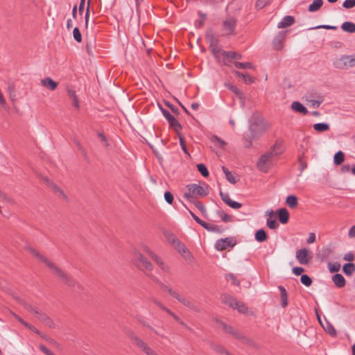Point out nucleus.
Listing matches in <instances>:
<instances>
[{"label":"nucleus","instance_id":"58","mask_svg":"<svg viewBox=\"0 0 355 355\" xmlns=\"http://www.w3.org/2000/svg\"><path fill=\"white\" fill-rule=\"evenodd\" d=\"M166 237H167V239L168 241V242L171 244H173V245H175L177 242H178L180 240L178 239V238L172 233H167L166 234Z\"/></svg>","mask_w":355,"mask_h":355},{"label":"nucleus","instance_id":"62","mask_svg":"<svg viewBox=\"0 0 355 355\" xmlns=\"http://www.w3.org/2000/svg\"><path fill=\"white\" fill-rule=\"evenodd\" d=\"M192 202L194 203L195 206L198 208V209L200 210L203 215H205L206 212V209L204 205L200 201L193 200Z\"/></svg>","mask_w":355,"mask_h":355},{"label":"nucleus","instance_id":"9","mask_svg":"<svg viewBox=\"0 0 355 355\" xmlns=\"http://www.w3.org/2000/svg\"><path fill=\"white\" fill-rule=\"evenodd\" d=\"M135 259H137L139 263H137V267L140 270H147L148 271H151L153 269V264L140 252H136L135 254Z\"/></svg>","mask_w":355,"mask_h":355},{"label":"nucleus","instance_id":"3","mask_svg":"<svg viewBox=\"0 0 355 355\" xmlns=\"http://www.w3.org/2000/svg\"><path fill=\"white\" fill-rule=\"evenodd\" d=\"M49 268L54 272L55 275H56L60 280L66 284L67 286L75 288H77L78 291H82L83 290V286L77 282L73 277H71L69 274L62 270L61 268H60L58 266H57L55 263L53 262Z\"/></svg>","mask_w":355,"mask_h":355},{"label":"nucleus","instance_id":"30","mask_svg":"<svg viewBox=\"0 0 355 355\" xmlns=\"http://www.w3.org/2000/svg\"><path fill=\"white\" fill-rule=\"evenodd\" d=\"M254 238L257 241L262 243L266 241L268 235L263 229H259L255 232Z\"/></svg>","mask_w":355,"mask_h":355},{"label":"nucleus","instance_id":"55","mask_svg":"<svg viewBox=\"0 0 355 355\" xmlns=\"http://www.w3.org/2000/svg\"><path fill=\"white\" fill-rule=\"evenodd\" d=\"M73 39L77 42H82V34L78 27H75L73 30Z\"/></svg>","mask_w":355,"mask_h":355},{"label":"nucleus","instance_id":"16","mask_svg":"<svg viewBox=\"0 0 355 355\" xmlns=\"http://www.w3.org/2000/svg\"><path fill=\"white\" fill-rule=\"evenodd\" d=\"M235 245L230 238H225L218 240L215 243V248L217 250H224L227 247H232Z\"/></svg>","mask_w":355,"mask_h":355},{"label":"nucleus","instance_id":"10","mask_svg":"<svg viewBox=\"0 0 355 355\" xmlns=\"http://www.w3.org/2000/svg\"><path fill=\"white\" fill-rule=\"evenodd\" d=\"M288 31H282L275 36L272 41L273 48L277 51H281L284 48V42L286 37Z\"/></svg>","mask_w":355,"mask_h":355},{"label":"nucleus","instance_id":"45","mask_svg":"<svg viewBox=\"0 0 355 355\" xmlns=\"http://www.w3.org/2000/svg\"><path fill=\"white\" fill-rule=\"evenodd\" d=\"M196 167H197V169L199 171V173L203 177L207 178L209 176V171H208L207 166L204 164H202V163L198 164Z\"/></svg>","mask_w":355,"mask_h":355},{"label":"nucleus","instance_id":"31","mask_svg":"<svg viewBox=\"0 0 355 355\" xmlns=\"http://www.w3.org/2000/svg\"><path fill=\"white\" fill-rule=\"evenodd\" d=\"M341 29L347 33H355V24L351 21H345L341 25Z\"/></svg>","mask_w":355,"mask_h":355},{"label":"nucleus","instance_id":"48","mask_svg":"<svg viewBox=\"0 0 355 355\" xmlns=\"http://www.w3.org/2000/svg\"><path fill=\"white\" fill-rule=\"evenodd\" d=\"M234 66L238 69H252L253 65L252 62H234Z\"/></svg>","mask_w":355,"mask_h":355},{"label":"nucleus","instance_id":"6","mask_svg":"<svg viewBox=\"0 0 355 355\" xmlns=\"http://www.w3.org/2000/svg\"><path fill=\"white\" fill-rule=\"evenodd\" d=\"M236 24L237 21L233 17H229L223 20L222 23L223 36L230 37L232 35H235Z\"/></svg>","mask_w":355,"mask_h":355},{"label":"nucleus","instance_id":"36","mask_svg":"<svg viewBox=\"0 0 355 355\" xmlns=\"http://www.w3.org/2000/svg\"><path fill=\"white\" fill-rule=\"evenodd\" d=\"M201 226L209 232H221L220 227L218 225H215V224H211V223H206L204 221V223L202 224Z\"/></svg>","mask_w":355,"mask_h":355},{"label":"nucleus","instance_id":"28","mask_svg":"<svg viewBox=\"0 0 355 355\" xmlns=\"http://www.w3.org/2000/svg\"><path fill=\"white\" fill-rule=\"evenodd\" d=\"M343 272L346 276H351L355 272V264L353 263H346L343 266Z\"/></svg>","mask_w":355,"mask_h":355},{"label":"nucleus","instance_id":"54","mask_svg":"<svg viewBox=\"0 0 355 355\" xmlns=\"http://www.w3.org/2000/svg\"><path fill=\"white\" fill-rule=\"evenodd\" d=\"M333 253V250L331 248H325L322 249V254L320 255V259L322 260H324L327 259L331 254Z\"/></svg>","mask_w":355,"mask_h":355},{"label":"nucleus","instance_id":"24","mask_svg":"<svg viewBox=\"0 0 355 355\" xmlns=\"http://www.w3.org/2000/svg\"><path fill=\"white\" fill-rule=\"evenodd\" d=\"M332 282L338 288H343L346 285V279L340 273H336L332 276Z\"/></svg>","mask_w":355,"mask_h":355},{"label":"nucleus","instance_id":"46","mask_svg":"<svg viewBox=\"0 0 355 355\" xmlns=\"http://www.w3.org/2000/svg\"><path fill=\"white\" fill-rule=\"evenodd\" d=\"M327 267L331 273L338 272L340 269V264L338 262H329Z\"/></svg>","mask_w":355,"mask_h":355},{"label":"nucleus","instance_id":"32","mask_svg":"<svg viewBox=\"0 0 355 355\" xmlns=\"http://www.w3.org/2000/svg\"><path fill=\"white\" fill-rule=\"evenodd\" d=\"M323 4V0H313V1L309 6L308 10L311 12L318 11Z\"/></svg>","mask_w":355,"mask_h":355},{"label":"nucleus","instance_id":"15","mask_svg":"<svg viewBox=\"0 0 355 355\" xmlns=\"http://www.w3.org/2000/svg\"><path fill=\"white\" fill-rule=\"evenodd\" d=\"M205 36L206 40L209 43V47L214 46L219 44L218 35H216L212 29H207Z\"/></svg>","mask_w":355,"mask_h":355},{"label":"nucleus","instance_id":"41","mask_svg":"<svg viewBox=\"0 0 355 355\" xmlns=\"http://www.w3.org/2000/svg\"><path fill=\"white\" fill-rule=\"evenodd\" d=\"M154 261L159 266V267L164 272H170V267L168 265H166L159 256L157 257V258L154 260Z\"/></svg>","mask_w":355,"mask_h":355},{"label":"nucleus","instance_id":"22","mask_svg":"<svg viewBox=\"0 0 355 355\" xmlns=\"http://www.w3.org/2000/svg\"><path fill=\"white\" fill-rule=\"evenodd\" d=\"M41 84L51 91L55 90L58 87V83L49 77L42 79Z\"/></svg>","mask_w":355,"mask_h":355},{"label":"nucleus","instance_id":"23","mask_svg":"<svg viewBox=\"0 0 355 355\" xmlns=\"http://www.w3.org/2000/svg\"><path fill=\"white\" fill-rule=\"evenodd\" d=\"M295 23V18L291 15H286L277 24L279 28H284L291 26Z\"/></svg>","mask_w":355,"mask_h":355},{"label":"nucleus","instance_id":"39","mask_svg":"<svg viewBox=\"0 0 355 355\" xmlns=\"http://www.w3.org/2000/svg\"><path fill=\"white\" fill-rule=\"evenodd\" d=\"M222 171H223V173L225 174V177H226V179L227 180L232 183V184H235L236 182V180L235 178V177L233 175V174L228 170V168L225 166H222Z\"/></svg>","mask_w":355,"mask_h":355},{"label":"nucleus","instance_id":"63","mask_svg":"<svg viewBox=\"0 0 355 355\" xmlns=\"http://www.w3.org/2000/svg\"><path fill=\"white\" fill-rule=\"evenodd\" d=\"M124 333L127 335V336L132 340L135 341V338H138L139 336H136L132 330H130L127 328L123 329Z\"/></svg>","mask_w":355,"mask_h":355},{"label":"nucleus","instance_id":"19","mask_svg":"<svg viewBox=\"0 0 355 355\" xmlns=\"http://www.w3.org/2000/svg\"><path fill=\"white\" fill-rule=\"evenodd\" d=\"M221 301L226 305L234 309L236 306L237 300L229 294H223L220 297Z\"/></svg>","mask_w":355,"mask_h":355},{"label":"nucleus","instance_id":"21","mask_svg":"<svg viewBox=\"0 0 355 355\" xmlns=\"http://www.w3.org/2000/svg\"><path fill=\"white\" fill-rule=\"evenodd\" d=\"M317 317H318L319 322L322 326L324 330L327 334H329L330 336H331L333 337L336 336V331L335 328L334 327V326L329 322H328V321H326V324H323L322 323L321 320H320V315H318V313H317Z\"/></svg>","mask_w":355,"mask_h":355},{"label":"nucleus","instance_id":"35","mask_svg":"<svg viewBox=\"0 0 355 355\" xmlns=\"http://www.w3.org/2000/svg\"><path fill=\"white\" fill-rule=\"evenodd\" d=\"M234 74L237 77H241L243 78L244 83L246 84H251V83H254V79L252 76H250L249 74H245L239 71H235Z\"/></svg>","mask_w":355,"mask_h":355},{"label":"nucleus","instance_id":"34","mask_svg":"<svg viewBox=\"0 0 355 355\" xmlns=\"http://www.w3.org/2000/svg\"><path fill=\"white\" fill-rule=\"evenodd\" d=\"M286 203L290 208H295L298 203V199L295 195H289L286 197Z\"/></svg>","mask_w":355,"mask_h":355},{"label":"nucleus","instance_id":"33","mask_svg":"<svg viewBox=\"0 0 355 355\" xmlns=\"http://www.w3.org/2000/svg\"><path fill=\"white\" fill-rule=\"evenodd\" d=\"M225 85L227 88H228L231 92H232L234 94H236L239 98H244L243 93L235 85H232L231 83H225Z\"/></svg>","mask_w":355,"mask_h":355},{"label":"nucleus","instance_id":"47","mask_svg":"<svg viewBox=\"0 0 355 355\" xmlns=\"http://www.w3.org/2000/svg\"><path fill=\"white\" fill-rule=\"evenodd\" d=\"M234 309H236L241 313H247L248 308L242 302L237 301L236 306H234Z\"/></svg>","mask_w":355,"mask_h":355},{"label":"nucleus","instance_id":"50","mask_svg":"<svg viewBox=\"0 0 355 355\" xmlns=\"http://www.w3.org/2000/svg\"><path fill=\"white\" fill-rule=\"evenodd\" d=\"M217 214L221 218V220L225 223H228L232 220V216L230 215L225 213L223 210H218Z\"/></svg>","mask_w":355,"mask_h":355},{"label":"nucleus","instance_id":"26","mask_svg":"<svg viewBox=\"0 0 355 355\" xmlns=\"http://www.w3.org/2000/svg\"><path fill=\"white\" fill-rule=\"evenodd\" d=\"M291 108L295 112L301 113L304 115L306 114L309 112L306 107L299 101H294L291 104Z\"/></svg>","mask_w":355,"mask_h":355},{"label":"nucleus","instance_id":"57","mask_svg":"<svg viewBox=\"0 0 355 355\" xmlns=\"http://www.w3.org/2000/svg\"><path fill=\"white\" fill-rule=\"evenodd\" d=\"M327 29V30H337L338 27L336 26L331 25H318L315 27L309 28V30H314V29Z\"/></svg>","mask_w":355,"mask_h":355},{"label":"nucleus","instance_id":"25","mask_svg":"<svg viewBox=\"0 0 355 355\" xmlns=\"http://www.w3.org/2000/svg\"><path fill=\"white\" fill-rule=\"evenodd\" d=\"M284 150L283 141L277 139L275 144L270 148V152H273L274 156L281 155Z\"/></svg>","mask_w":355,"mask_h":355},{"label":"nucleus","instance_id":"59","mask_svg":"<svg viewBox=\"0 0 355 355\" xmlns=\"http://www.w3.org/2000/svg\"><path fill=\"white\" fill-rule=\"evenodd\" d=\"M270 1L271 0H257L255 5L256 8L257 9H262L268 3H270Z\"/></svg>","mask_w":355,"mask_h":355},{"label":"nucleus","instance_id":"37","mask_svg":"<svg viewBox=\"0 0 355 355\" xmlns=\"http://www.w3.org/2000/svg\"><path fill=\"white\" fill-rule=\"evenodd\" d=\"M341 60H343V64L347 67L355 66V55L343 57Z\"/></svg>","mask_w":355,"mask_h":355},{"label":"nucleus","instance_id":"43","mask_svg":"<svg viewBox=\"0 0 355 355\" xmlns=\"http://www.w3.org/2000/svg\"><path fill=\"white\" fill-rule=\"evenodd\" d=\"M135 344L139 347L144 352L149 347L148 344L145 343L142 339L139 337L135 338Z\"/></svg>","mask_w":355,"mask_h":355},{"label":"nucleus","instance_id":"61","mask_svg":"<svg viewBox=\"0 0 355 355\" xmlns=\"http://www.w3.org/2000/svg\"><path fill=\"white\" fill-rule=\"evenodd\" d=\"M164 199L167 203L172 205L174 197L171 192L167 191L164 193Z\"/></svg>","mask_w":355,"mask_h":355},{"label":"nucleus","instance_id":"49","mask_svg":"<svg viewBox=\"0 0 355 355\" xmlns=\"http://www.w3.org/2000/svg\"><path fill=\"white\" fill-rule=\"evenodd\" d=\"M266 225L271 230H275L279 227V223L275 219H273L271 217H268L266 220Z\"/></svg>","mask_w":355,"mask_h":355},{"label":"nucleus","instance_id":"18","mask_svg":"<svg viewBox=\"0 0 355 355\" xmlns=\"http://www.w3.org/2000/svg\"><path fill=\"white\" fill-rule=\"evenodd\" d=\"M279 220L282 224H286L289 220V212L286 208H280L276 211Z\"/></svg>","mask_w":355,"mask_h":355},{"label":"nucleus","instance_id":"13","mask_svg":"<svg viewBox=\"0 0 355 355\" xmlns=\"http://www.w3.org/2000/svg\"><path fill=\"white\" fill-rule=\"evenodd\" d=\"M174 248L185 260L191 261L193 259V256L191 255V252L185 246V245L180 241L177 242V243L174 245Z\"/></svg>","mask_w":355,"mask_h":355},{"label":"nucleus","instance_id":"60","mask_svg":"<svg viewBox=\"0 0 355 355\" xmlns=\"http://www.w3.org/2000/svg\"><path fill=\"white\" fill-rule=\"evenodd\" d=\"M298 162L300 164V173L299 174V175H301L302 173L307 168V164L306 162H304L302 159V157H298Z\"/></svg>","mask_w":355,"mask_h":355},{"label":"nucleus","instance_id":"2","mask_svg":"<svg viewBox=\"0 0 355 355\" xmlns=\"http://www.w3.org/2000/svg\"><path fill=\"white\" fill-rule=\"evenodd\" d=\"M16 300L28 312L35 315L40 321L44 323L46 326H48L50 328H55V323L51 320V318L47 315L46 313L41 311H39L37 307L28 304L27 302L24 301L20 297H16Z\"/></svg>","mask_w":355,"mask_h":355},{"label":"nucleus","instance_id":"42","mask_svg":"<svg viewBox=\"0 0 355 355\" xmlns=\"http://www.w3.org/2000/svg\"><path fill=\"white\" fill-rule=\"evenodd\" d=\"M49 187L52 189L54 193H59L60 196L62 197L64 200H68V198L67 195L64 193V191L61 188H60L56 184L53 182Z\"/></svg>","mask_w":355,"mask_h":355},{"label":"nucleus","instance_id":"17","mask_svg":"<svg viewBox=\"0 0 355 355\" xmlns=\"http://www.w3.org/2000/svg\"><path fill=\"white\" fill-rule=\"evenodd\" d=\"M223 56L227 60L224 62V64L228 66V62H232V60H241L242 55L234 51H223Z\"/></svg>","mask_w":355,"mask_h":355},{"label":"nucleus","instance_id":"12","mask_svg":"<svg viewBox=\"0 0 355 355\" xmlns=\"http://www.w3.org/2000/svg\"><path fill=\"white\" fill-rule=\"evenodd\" d=\"M168 293L174 298L178 300L180 303L187 306L188 308L193 310L196 309V306L192 302L186 299L184 297L180 296L177 292L173 291L172 288H168Z\"/></svg>","mask_w":355,"mask_h":355},{"label":"nucleus","instance_id":"4","mask_svg":"<svg viewBox=\"0 0 355 355\" xmlns=\"http://www.w3.org/2000/svg\"><path fill=\"white\" fill-rule=\"evenodd\" d=\"M187 191L184 193L183 197L188 201L191 202L197 196L201 197L207 196L209 192V187L205 182L202 183V185L190 184L187 186Z\"/></svg>","mask_w":355,"mask_h":355},{"label":"nucleus","instance_id":"56","mask_svg":"<svg viewBox=\"0 0 355 355\" xmlns=\"http://www.w3.org/2000/svg\"><path fill=\"white\" fill-rule=\"evenodd\" d=\"M226 279H230L232 281V284L234 286H239L240 281L236 278V277L232 274L229 273L225 275Z\"/></svg>","mask_w":355,"mask_h":355},{"label":"nucleus","instance_id":"29","mask_svg":"<svg viewBox=\"0 0 355 355\" xmlns=\"http://www.w3.org/2000/svg\"><path fill=\"white\" fill-rule=\"evenodd\" d=\"M313 128L314 130L318 132H326L330 129L329 124L327 123H315V124H313Z\"/></svg>","mask_w":355,"mask_h":355},{"label":"nucleus","instance_id":"20","mask_svg":"<svg viewBox=\"0 0 355 355\" xmlns=\"http://www.w3.org/2000/svg\"><path fill=\"white\" fill-rule=\"evenodd\" d=\"M210 347H211V348L215 352H216L218 354H221V355H233L227 349H226L224 346H223L220 344L212 342V343H210Z\"/></svg>","mask_w":355,"mask_h":355},{"label":"nucleus","instance_id":"1","mask_svg":"<svg viewBox=\"0 0 355 355\" xmlns=\"http://www.w3.org/2000/svg\"><path fill=\"white\" fill-rule=\"evenodd\" d=\"M250 135L245 139L248 142V148L250 147L252 140L258 139L268 130L269 124L258 114H253L248 120Z\"/></svg>","mask_w":355,"mask_h":355},{"label":"nucleus","instance_id":"51","mask_svg":"<svg viewBox=\"0 0 355 355\" xmlns=\"http://www.w3.org/2000/svg\"><path fill=\"white\" fill-rule=\"evenodd\" d=\"M300 282L302 284L307 287L310 286L313 282L312 279L308 275L306 274H303L301 275Z\"/></svg>","mask_w":355,"mask_h":355},{"label":"nucleus","instance_id":"5","mask_svg":"<svg viewBox=\"0 0 355 355\" xmlns=\"http://www.w3.org/2000/svg\"><path fill=\"white\" fill-rule=\"evenodd\" d=\"M221 326L226 333L231 334L234 338L245 344H252V340L251 339L246 337L240 331L235 329L233 327L228 325L225 322H221Z\"/></svg>","mask_w":355,"mask_h":355},{"label":"nucleus","instance_id":"11","mask_svg":"<svg viewBox=\"0 0 355 355\" xmlns=\"http://www.w3.org/2000/svg\"><path fill=\"white\" fill-rule=\"evenodd\" d=\"M296 259L300 264L306 265L311 261V256L306 248H302L296 251Z\"/></svg>","mask_w":355,"mask_h":355},{"label":"nucleus","instance_id":"14","mask_svg":"<svg viewBox=\"0 0 355 355\" xmlns=\"http://www.w3.org/2000/svg\"><path fill=\"white\" fill-rule=\"evenodd\" d=\"M25 250L31 254L33 256L36 257L38 260L42 261L44 264H46L48 267L51 264V261H49L46 257L41 254L37 250L32 248L31 246H26Z\"/></svg>","mask_w":355,"mask_h":355},{"label":"nucleus","instance_id":"64","mask_svg":"<svg viewBox=\"0 0 355 355\" xmlns=\"http://www.w3.org/2000/svg\"><path fill=\"white\" fill-rule=\"evenodd\" d=\"M343 6L346 9H350L355 6V0H345Z\"/></svg>","mask_w":355,"mask_h":355},{"label":"nucleus","instance_id":"38","mask_svg":"<svg viewBox=\"0 0 355 355\" xmlns=\"http://www.w3.org/2000/svg\"><path fill=\"white\" fill-rule=\"evenodd\" d=\"M345 160V154L343 151L339 150L335 153L334 157V163L335 165L341 164Z\"/></svg>","mask_w":355,"mask_h":355},{"label":"nucleus","instance_id":"7","mask_svg":"<svg viewBox=\"0 0 355 355\" xmlns=\"http://www.w3.org/2000/svg\"><path fill=\"white\" fill-rule=\"evenodd\" d=\"M159 107L162 114L168 122L169 126L171 128H173L176 132H178L180 130L182 129V126L180 122L168 110L163 108L160 105H159Z\"/></svg>","mask_w":355,"mask_h":355},{"label":"nucleus","instance_id":"40","mask_svg":"<svg viewBox=\"0 0 355 355\" xmlns=\"http://www.w3.org/2000/svg\"><path fill=\"white\" fill-rule=\"evenodd\" d=\"M139 322L141 324H142V325L144 327H147L149 330L153 331L156 335H157V336H160L162 338H165V336L163 334H162L159 330L155 329L153 327L150 325L149 323L147 322L146 320H139Z\"/></svg>","mask_w":355,"mask_h":355},{"label":"nucleus","instance_id":"8","mask_svg":"<svg viewBox=\"0 0 355 355\" xmlns=\"http://www.w3.org/2000/svg\"><path fill=\"white\" fill-rule=\"evenodd\" d=\"M273 157V152L270 151L261 155L257 163L258 169L261 171L266 172L268 171V167L266 165L268 163H269Z\"/></svg>","mask_w":355,"mask_h":355},{"label":"nucleus","instance_id":"53","mask_svg":"<svg viewBox=\"0 0 355 355\" xmlns=\"http://www.w3.org/2000/svg\"><path fill=\"white\" fill-rule=\"evenodd\" d=\"M209 48L211 49L212 54L216 58H218V55L219 53L223 55V51H225L224 50L221 49L220 47H219L218 44L214 46H209Z\"/></svg>","mask_w":355,"mask_h":355},{"label":"nucleus","instance_id":"27","mask_svg":"<svg viewBox=\"0 0 355 355\" xmlns=\"http://www.w3.org/2000/svg\"><path fill=\"white\" fill-rule=\"evenodd\" d=\"M278 289L280 292V297L282 300V306L285 308L288 306V293L286 288L283 286H279Z\"/></svg>","mask_w":355,"mask_h":355},{"label":"nucleus","instance_id":"44","mask_svg":"<svg viewBox=\"0 0 355 355\" xmlns=\"http://www.w3.org/2000/svg\"><path fill=\"white\" fill-rule=\"evenodd\" d=\"M211 141L212 143L217 144L222 149H223L225 146L227 144V143L224 140H223L216 135L211 136Z\"/></svg>","mask_w":355,"mask_h":355},{"label":"nucleus","instance_id":"52","mask_svg":"<svg viewBox=\"0 0 355 355\" xmlns=\"http://www.w3.org/2000/svg\"><path fill=\"white\" fill-rule=\"evenodd\" d=\"M323 101H324V99H323L322 96L318 97V100H314V99L307 100V101L309 104V106L313 107H318L320 105V104L323 102Z\"/></svg>","mask_w":355,"mask_h":355}]
</instances>
